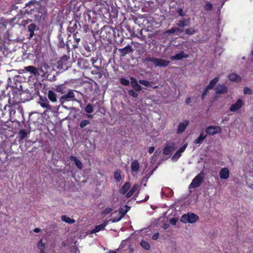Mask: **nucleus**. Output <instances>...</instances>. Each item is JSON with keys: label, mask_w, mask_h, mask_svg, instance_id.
<instances>
[{"label": "nucleus", "mask_w": 253, "mask_h": 253, "mask_svg": "<svg viewBox=\"0 0 253 253\" xmlns=\"http://www.w3.org/2000/svg\"><path fill=\"white\" fill-rule=\"evenodd\" d=\"M145 62H151L155 67H166L169 64V61L167 60L155 57H148L144 59Z\"/></svg>", "instance_id": "f257e3e1"}, {"label": "nucleus", "mask_w": 253, "mask_h": 253, "mask_svg": "<svg viewBox=\"0 0 253 253\" xmlns=\"http://www.w3.org/2000/svg\"><path fill=\"white\" fill-rule=\"evenodd\" d=\"M199 220V216L194 213H188L183 215L180 218V221L184 223H194Z\"/></svg>", "instance_id": "f03ea898"}, {"label": "nucleus", "mask_w": 253, "mask_h": 253, "mask_svg": "<svg viewBox=\"0 0 253 253\" xmlns=\"http://www.w3.org/2000/svg\"><path fill=\"white\" fill-rule=\"evenodd\" d=\"M204 171L200 172L192 181L191 184L189 185L190 188H196L199 187L204 180Z\"/></svg>", "instance_id": "7ed1b4c3"}, {"label": "nucleus", "mask_w": 253, "mask_h": 253, "mask_svg": "<svg viewBox=\"0 0 253 253\" xmlns=\"http://www.w3.org/2000/svg\"><path fill=\"white\" fill-rule=\"evenodd\" d=\"M130 208L127 206H125L121 208L119 212L117 213V216L113 217L111 219L113 222H118L125 216L126 212L129 210Z\"/></svg>", "instance_id": "20e7f679"}, {"label": "nucleus", "mask_w": 253, "mask_h": 253, "mask_svg": "<svg viewBox=\"0 0 253 253\" xmlns=\"http://www.w3.org/2000/svg\"><path fill=\"white\" fill-rule=\"evenodd\" d=\"M75 94L74 90L69 89L68 93L62 95L60 98V101L63 102L66 101L76 100L75 98Z\"/></svg>", "instance_id": "39448f33"}, {"label": "nucleus", "mask_w": 253, "mask_h": 253, "mask_svg": "<svg viewBox=\"0 0 253 253\" xmlns=\"http://www.w3.org/2000/svg\"><path fill=\"white\" fill-rule=\"evenodd\" d=\"M206 131L207 133L210 135H213L221 132V128L220 126H211L206 128Z\"/></svg>", "instance_id": "423d86ee"}, {"label": "nucleus", "mask_w": 253, "mask_h": 253, "mask_svg": "<svg viewBox=\"0 0 253 253\" xmlns=\"http://www.w3.org/2000/svg\"><path fill=\"white\" fill-rule=\"evenodd\" d=\"M243 101L241 99H239L235 103L231 105L229 110L231 112H236L239 110L243 106Z\"/></svg>", "instance_id": "0eeeda50"}, {"label": "nucleus", "mask_w": 253, "mask_h": 253, "mask_svg": "<svg viewBox=\"0 0 253 253\" xmlns=\"http://www.w3.org/2000/svg\"><path fill=\"white\" fill-rule=\"evenodd\" d=\"M187 147V144L186 143L181 147L172 156V160L173 161H177L180 157L181 154L185 151Z\"/></svg>", "instance_id": "6e6552de"}, {"label": "nucleus", "mask_w": 253, "mask_h": 253, "mask_svg": "<svg viewBox=\"0 0 253 253\" xmlns=\"http://www.w3.org/2000/svg\"><path fill=\"white\" fill-rule=\"evenodd\" d=\"M220 179H227L229 177V170L227 168H222L219 172Z\"/></svg>", "instance_id": "1a4fd4ad"}, {"label": "nucleus", "mask_w": 253, "mask_h": 253, "mask_svg": "<svg viewBox=\"0 0 253 253\" xmlns=\"http://www.w3.org/2000/svg\"><path fill=\"white\" fill-rule=\"evenodd\" d=\"M175 149V147L174 145V144L173 143H170L166 145L165 147L164 150H163V153L165 155H169L170 153L174 151Z\"/></svg>", "instance_id": "9d476101"}, {"label": "nucleus", "mask_w": 253, "mask_h": 253, "mask_svg": "<svg viewBox=\"0 0 253 253\" xmlns=\"http://www.w3.org/2000/svg\"><path fill=\"white\" fill-rule=\"evenodd\" d=\"M49 68L50 67L47 64L43 63L42 65L38 71L42 77H45L48 73Z\"/></svg>", "instance_id": "9b49d317"}, {"label": "nucleus", "mask_w": 253, "mask_h": 253, "mask_svg": "<svg viewBox=\"0 0 253 253\" xmlns=\"http://www.w3.org/2000/svg\"><path fill=\"white\" fill-rule=\"evenodd\" d=\"M215 92L218 94H224L228 91V89L224 84H218L215 88Z\"/></svg>", "instance_id": "f8f14e48"}, {"label": "nucleus", "mask_w": 253, "mask_h": 253, "mask_svg": "<svg viewBox=\"0 0 253 253\" xmlns=\"http://www.w3.org/2000/svg\"><path fill=\"white\" fill-rule=\"evenodd\" d=\"M131 85L134 89L137 91H139L142 90V87L138 84L137 80L134 78H130Z\"/></svg>", "instance_id": "ddd939ff"}, {"label": "nucleus", "mask_w": 253, "mask_h": 253, "mask_svg": "<svg viewBox=\"0 0 253 253\" xmlns=\"http://www.w3.org/2000/svg\"><path fill=\"white\" fill-rule=\"evenodd\" d=\"M188 124V121H184V122L180 123L178 126L177 130V133H181L183 132L186 129Z\"/></svg>", "instance_id": "4468645a"}, {"label": "nucleus", "mask_w": 253, "mask_h": 253, "mask_svg": "<svg viewBox=\"0 0 253 253\" xmlns=\"http://www.w3.org/2000/svg\"><path fill=\"white\" fill-rule=\"evenodd\" d=\"M108 223V221H105L102 224L96 226L95 227V228L91 231V233H92V234L98 232L102 230H103L104 229V228L107 225Z\"/></svg>", "instance_id": "2eb2a0df"}, {"label": "nucleus", "mask_w": 253, "mask_h": 253, "mask_svg": "<svg viewBox=\"0 0 253 253\" xmlns=\"http://www.w3.org/2000/svg\"><path fill=\"white\" fill-rule=\"evenodd\" d=\"M119 51L121 53V55L122 56H125L126 54L132 51L131 47L130 46L127 45L125 47L123 48L119 49Z\"/></svg>", "instance_id": "dca6fc26"}, {"label": "nucleus", "mask_w": 253, "mask_h": 253, "mask_svg": "<svg viewBox=\"0 0 253 253\" xmlns=\"http://www.w3.org/2000/svg\"><path fill=\"white\" fill-rule=\"evenodd\" d=\"M188 55L184 53L183 51H181L174 56L171 57V59L173 60H178L182 58H187Z\"/></svg>", "instance_id": "f3484780"}, {"label": "nucleus", "mask_w": 253, "mask_h": 253, "mask_svg": "<svg viewBox=\"0 0 253 253\" xmlns=\"http://www.w3.org/2000/svg\"><path fill=\"white\" fill-rule=\"evenodd\" d=\"M48 97L52 102L55 103L57 101V95L53 90H50L48 91Z\"/></svg>", "instance_id": "a211bd4d"}, {"label": "nucleus", "mask_w": 253, "mask_h": 253, "mask_svg": "<svg viewBox=\"0 0 253 253\" xmlns=\"http://www.w3.org/2000/svg\"><path fill=\"white\" fill-rule=\"evenodd\" d=\"M24 69L26 72H30L31 74H32L35 76L39 73L38 69L33 66L26 67L24 68Z\"/></svg>", "instance_id": "6ab92c4d"}, {"label": "nucleus", "mask_w": 253, "mask_h": 253, "mask_svg": "<svg viewBox=\"0 0 253 253\" xmlns=\"http://www.w3.org/2000/svg\"><path fill=\"white\" fill-rule=\"evenodd\" d=\"M228 78L231 81L239 82L241 81V77L235 73L229 74Z\"/></svg>", "instance_id": "aec40b11"}, {"label": "nucleus", "mask_w": 253, "mask_h": 253, "mask_svg": "<svg viewBox=\"0 0 253 253\" xmlns=\"http://www.w3.org/2000/svg\"><path fill=\"white\" fill-rule=\"evenodd\" d=\"M70 160L71 161H74L76 165L77 168L80 169L83 168L82 162L75 156H71Z\"/></svg>", "instance_id": "412c9836"}, {"label": "nucleus", "mask_w": 253, "mask_h": 253, "mask_svg": "<svg viewBox=\"0 0 253 253\" xmlns=\"http://www.w3.org/2000/svg\"><path fill=\"white\" fill-rule=\"evenodd\" d=\"M138 185L134 184L129 192L126 194V197L127 198L130 197L138 189Z\"/></svg>", "instance_id": "4be33fe9"}, {"label": "nucleus", "mask_w": 253, "mask_h": 253, "mask_svg": "<svg viewBox=\"0 0 253 253\" xmlns=\"http://www.w3.org/2000/svg\"><path fill=\"white\" fill-rule=\"evenodd\" d=\"M189 24L190 19H183L182 20L178 21L177 25L181 27H183L189 25Z\"/></svg>", "instance_id": "5701e85b"}, {"label": "nucleus", "mask_w": 253, "mask_h": 253, "mask_svg": "<svg viewBox=\"0 0 253 253\" xmlns=\"http://www.w3.org/2000/svg\"><path fill=\"white\" fill-rule=\"evenodd\" d=\"M130 185L129 182H126L122 187V188L120 190V192L121 194H125L128 190L130 188Z\"/></svg>", "instance_id": "b1692460"}, {"label": "nucleus", "mask_w": 253, "mask_h": 253, "mask_svg": "<svg viewBox=\"0 0 253 253\" xmlns=\"http://www.w3.org/2000/svg\"><path fill=\"white\" fill-rule=\"evenodd\" d=\"M37 247L40 250V253H44V244L42 243V240H41L37 243Z\"/></svg>", "instance_id": "393cba45"}, {"label": "nucleus", "mask_w": 253, "mask_h": 253, "mask_svg": "<svg viewBox=\"0 0 253 253\" xmlns=\"http://www.w3.org/2000/svg\"><path fill=\"white\" fill-rule=\"evenodd\" d=\"M131 169L133 171H137L139 169V164L137 161H134L131 165Z\"/></svg>", "instance_id": "a878e982"}, {"label": "nucleus", "mask_w": 253, "mask_h": 253, "mask_svg": "<svg viewBox=\"0 0 253 253\" xmlns=\"http://www.w3.org/2000/svg\"><path fill=\"white\" fill-rule=\"evenodd\" d=\"M219 81V78L216 77L214 78L213 80H212L209 83V84L207 85V88L208 89H211L212 88L215 84L217 83V82Z\"/></svg>", "instance_id": "bb28decb"}, {"label": "nucleus", "mask_w": 253, "mask_h": 253, "mask_svg": "<svg viewBox=\"0 0 253 253\" xmlns=\"http://www.w3.org/2000/svg\"><path fill=\"white\" fill-rule=\"evenodd\" d=\"M61 219L62 221L70 224L74 223L75 222V220L70 218L66 215H62Z\"/></svg>", "instance_id": "cd10ccee"}, {"label": "nucleus", "mask_w": 253, "mask_h": 253, "mask_svg": "<svg viewBox=\"0 0 253 253\" xmlns=\"http://www.w3.org/2000/svg\"><path fill=\"white\" fill-rule=\"evenodd\" d=\"M42 100L43 101L42 102H40V105L43 108H45L48 109H50L51 108H50V106L49 104V102L47 101V99L45 98L44 101L43 99H42Z\"/></svg>", "instance_id": "c85d7f7f"}, {"label": "nucleus", "mask_w": 253, "mask_h": 253, "mask_svg": "<svg viewBox=\"0 0 253 253\" xmlns=\"http://www.w3.org/2000/svg\"><path fill=\"white\" fill-rule=\"evenodd\" d=\"M29 133V131H26L25 129H22L19 133V138L22 140L27 137L28 134Z\"/></svg>", "instance_id": "c756f323"}, {"label": "nucleus", "mask_w": 253, "mask_h": 253, "mask_svg": "<svg viewBox=\"0 0 253 253\" xmlns=\"http://www.w3.org/2000/svg\"><path fill=\"white\" fill-rule=\"evenodd\" d=\"M206 137V135H204V133L202 132L199 137L195 140V143L196 144H201L204 140V139Z\"/></svg>", "instance_id": "7c9ffc66"}, {"label": "nucleus", "mask_w": 253, "mask_h": 253, "mask_svg": "<svg viewBox=\"0 0 253 253\" xmlns=\"http://www.w3.org/2000/svg\"><path fill=\"white\" fill-rule=\"evenodd\" d=\"M141 246L146 250H149L150 249V244L144 240H142L140 243Z\"/></svg>", "instance_id": "2f4dec72"}, {"label": "nucleus", "mask_w": 253, "mask_h": 253, "mask_svg": "<svg viewBox=\"0 0 253 253\" xmlns=\"http://www.w3.org/2000/svg\"><path fill=\"white\" fill-rule=\"evenodd\" d=\"M56 91L58 92L63 94L65 93V87L63 85H59L56 87Z\"/></svg>", "instance_id": "473e14b6"}, {"label": "nucleus", "mask_w": 253, "mask_h": 253, "mask_svg": "<svg viewBox=\"0 0 253 253\" xmlns=\"http://www.w3.org/2000/svg\"><path fill=\"white\" fill-rule=\"evenodd\" d=\"M185 33L188 35H192L196 33L195 30L193 28L186 29L185 31Z\"/></svg>", "instance_id": "72a5a7b5"}, {"label": "nucleus", "mask_w": 253, "mask_h": 253, "mask_svg": "<svg viewBox=\"0 0 253 253\" xmlns=\"http://www.w3.org/2000/svg\"><path fill=\"white\" fill-rule=\"evenodd\" d=\"M85 112L87 113H91L93 112V107L91 104H88L85 108Z\"/></svg>", "instance_id": "f704fd0d"}, {"label": "nucleus", "mask_w": 253, "mask_h": 253, "mask_svg": "<svg viewBox=\"0 0 253 253\" xmlns=\"http://www.w3.org/2000/svg\"><path fill=\"white\" fill-rule=\"evenodd\" d=\"M115 178L117 181H119L121 179V172L119 171H117L114 173Z\"/></svg>", "instance_id": "c9c22d12"}, {"label": "nucleus", "mask_w": 253, "mask_h": 253, "mask_svg": "<svg viewBox=\"0 0 253 253\" xmlns=\"http://www.w3.org/2000/svg\"><path fill=\"white\" fill-rule=\"evenodd\" d=\"M89 124V121L88 120H83L80 123V126L82 128H83L86 126L87 125Z\"/></svg>", "instance_id": "e433bc0d"}, {"label": "nucleus", "mask_w": 253, "mask_h": 253, "mask_svg": "<svg viewBox=\"0 0 253 253\" xmlns=\"http://www.w3.org/2000/svg\"><path fill=\"white\" fill-rule=\"evenodd\" d=\"M35 28V25L34 24H31L29 26L28 29H29V31L31 33V34H30L31 37H32L33 36V34L34 33Z\"/></svg>", "instance_id": "4c0bfd02"}, {"label": "nucleus", "mask_w": 253, "mask_h": 253, "mask_svg": "<svg viewBox=\"0 0 253 253\" xmlns=\"http://www.w3.org/2000/svg\"><path fill=\"white\" fill-rule=\"evenodd\" d=\"M212 5L210 2H207L205 4V7H204L205 9L207 11L211 10L212 9Z\"/></svg>", "instance_id": "58836bf2"}, {"label": "nucleus", "mask_w": 253, "mask_h": 253, "mask_svg": "<svg viewBox=\"0 0 253 253\" xmlns=\"http://www.w3.org/2000/svg\"><path fill=\"white\" fill-rule=\"evenodd\" d=\"M139 83L143 85H145L146 86H149L150 85V83L149 82L146 81V80H139Z\"/></svg>", "instance_id": "ea45409f"}, {"label": "nucleus", "mask_w": 253, "mask_h": 253, "mask_svg": "<svg viewBox=\"0 0 253 253\" xmlns=\"http://www.w3.org/2000/svg\"><path fill=\"white\" fill-rule=\"evenodd\" d=\"M121 83L124 85H127L129 84V81L125 78H122L121 79Z\"/></svg>", "instance_id": "a19ab883"}, {"label": "nucleus", "mask_w": 253, "mask_h": 253, "mask_svg": "<svg viewBox=\"0 0 253 253\" xmlns=\"http://www.w3.org/2000/svg\"><path fill=\"white\" fill-rule=\"evenodd\" d=\"M128 93L129 95L134 97H137L138 96V94L132 90H129Z\"/></svg>", "instance_id": "79ce46f5"}, {"label": "nucleus", "mask_w": 253, "mask_h": 253, "mask_svg": "<svg viewBox=\"0 0 253 253\" xmlns=\"http://www.w3.org/2000/svg\"><path fill=\"white\" fill-rule=\"evenodd\" d=\"M244 93L246 94H251L252 93V91L251 89L245 87L244 89Z\"/></svg>", "instance_id": "37998d69"}, {"label": "nucleus", "mask_w": 253, "mask_h": 253, "mask_svg": "<svg viewBox=\"0 0 253 253\" xmlns=\"http://www.w3.org/2000/svg\"><path fill=\"white\" fill-rule=\"evenodd\" d=\"M112 211V209L111 208H107L103 211V213L105 214H107L110 213Z\"/></svg>", "instance_id": "c03bdc74"}, {"label": "nucleus", "mask_w": 253, "mask_h": 253, "mask_svg": "<svg viewBox=\"0 0 253 253\" xmlns=\"http://www.w3.org/2000/svg\"><path fill=\"white\" fill-rule=\"evenodd\" d=\"M175 28H172L171 29L169 30H168V31H166L165 32V33L166 34H173L174 33H175Z\"/></svg>", "instance_id": "a18cd8bd"}, {"label": "nucleus", "mask_w": 253, "mask_h": 253, "mask_svg": "<svg viewBox=\"0 0 253 253\" xmlns=\"http://www.w3.org/2000/svg\"><path fill=\"white\" fill-rule=\"evenodd\" d=\"M177 221V220L176 218H172L170 220V224H171L172 225H173L176 224Z\"/></svg>", "instance_id": "49530a36"}, {"label": "nucleus", "mask_w": 253, "mask_h": 253, "mask_svg": "<svg viewBox=\"0 0 253 253\" xmlns=\"http://www.w3.org/2000/svg\"><path fill=\"white\" fill-rule=\"evenodd\" d=\"M177 13L180 16H183L185 15V13L183 12V10L181 8L178 9Z\"/></svg>", "instance_id": "de8ad7c7"}, {"label": "nucleus", "mask_w": 253, "mask_h": 253, "mask_svg": "<svg viewBox=\"0 0 253 253\" xmlns=\"http://www.w3.org/2000/svg\"><path fill=\"white\" fill-rule=\"evenodd\" d=\"M159 233L157 232V233H155L152 236V239L154 240H157L159 237Z\"/></svg>", "instance_id": "09e8293b"}, {"label": "nucleus", "mask_w": 253, "mask_h": 253, "mask_svg": "<svg viewBox=\"0 0 253 253\" xmlns=\"http://www.w3.org/2000/svg\"><path fill=\"white\" fill-rule=\"evenodd\" d=\"M209 89H208L207 88V86L206 87V88L205 89L203 93H202V98L203 99L204 97L206 96L207 92H208V90H209Z\"/></svg>", "instance_id": "8fccbe9b"}, {"label": "nucleus", "mask_w": 253, "mask_h": 253, "mask_svg": "<svg viewBox=\"0 0 253 253\" xmlns=\"http://www.w3.org/2000/svg\"><path fill=\"white\" fill-rule=\"evenodd\" d=\"M155 148L154 147H151L149 149V153H152L154 151Z\"/></svg>", "instance_id": "3c124183"}, {"label": "nucleus", "mask_w": 253, "mask_h": 253, "mask_svg": "<svg viewBox=\"0 0 253 253\" xmlns=\"http://www.w3.org/2000/svg\"><path fill=\"white\" fill-rule=\"evenodd\" d=\"M190 102H191V98L190 97H188L186 99L185 103L186 104H188Z\"/></svg>", "instance_id": "603ef678"}, {"label": "nucleus", "mask_w": 253, "mask_h": 253, "mask_svg": "<svg viewBox=\"0 0 253 253\" xmlns=\"http://www.w3.org/2000/svg\"><path fill=\"white\" fill-rule=\"evenodd\" d=\"M175 28V32H181L182 31V30H180V29L178 28H176V27H174Z\"/></svg>", "instance_id": "864d4df0"}, {"label": "nucleus", "mask_w": 253, "mask_h": 253, "mask_svg": "<svg viewBox=\"0 0 253 253\" xmlns=\"http://www.w3.org/2000/svg\"><path fill=\"white\" fill-rule=\"evenodd\" d=\"M169 227V224H165L163 226V228L165 229H168Z\"/></svg>", "instance_id": "5fc2aeb1"}, {"label": "nucleus", "mask_w": 253, "mask_h": 253, "mask_svg": "<svg viewBox=\"0 0 253 253\" xmlns=\"http://www.w3.org/2000/svg\"><path fill=\"white\" fill-rule=\"evenodd\" d=\"M40 231H41V229L38 228H35L34 230V231L36 233H39V232H40Z\"/></svg>", "instance_id": "6e6d98bb"}, {"label": "nucleus", "mask_w": 253, "mask_h": 253, "mask_svg": "<svg viewBox=\"0 0 253 253\" xmlns=\"http://www.w3.org/2000/svg\"><path fill=\"white\" fill-rule=\"evenodd\" d=\"M108 253H117L115 251H110Z\"/></svg>", "instance_id": "4d7b16f0"}, {"label": "nucleus", "mask_w": 253, "mask_h": 253, "mask_svg": "<svg viewBox=\"0 0 253 253\" xmlns=\"http://www.w3.org/2000/svg\"><path fill=\"white\" fill-rule=\"evenodd\" d=\"M87 117H88V118H92V115H87Z\"/></svg>", "instance_id": "13d9d810"}, {"label": "nucleus", "mask_w": 253, "mask_h": 253, "mask_svg": "<svg viewBox=\"0 0 253 253\" xmlns=\"http://www.w3.org/2000/svg\"><path fill=\"white\" fill-rule=\"evenodd\" d=\"M252 55L253 56V50L252 51Z\"/></svg>", "instance_id": "bf43d9fd"}]
</instances>
